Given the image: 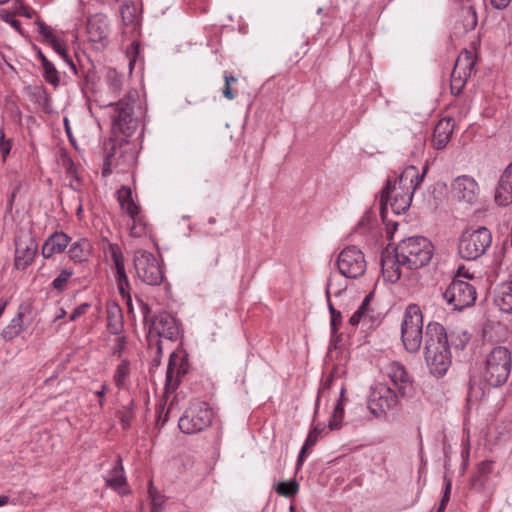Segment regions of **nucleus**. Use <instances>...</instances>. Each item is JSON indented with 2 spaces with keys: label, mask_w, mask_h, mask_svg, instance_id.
I'll return each instance as SVG.
<instances>
[{
  "label": "nucleus",
  "mask_w": 512,
  "mask_h": 512,
  "mask_svg": "<svg viewBox=\"0 0 512 512\" xmlns=\"http://www.w3.org/2000/svg\"><path fill=\"white\" fill-rule=\"evenodd\" d=\"M132 220L130 226V235L133 237H141L146 233V222L143 215L137 213L136 216H129Z\"/></svg>",
  "instance_id": "obj_42"
},
{
  "label": "nucleus",
  "mask_w": 512,
  "mask_h": 512,
  "mask_svg": "<svg viewBox=\"0 0 512 512\" xmlns=\"http://www.w3.org/2000/svg\"><path fill=\"white\" fill-rule=\"evenodd\" d=\"M135 99L129 93L115 104H109L113 108L111 114L112 133L115 137L109 139V158L122 170L134 164L136 156L134 148L126 139H118L117 135L132 136L139 126V120L134 114Z\"/></svg>",
  "instance_id": "obj_1"
},
{
  "label": "nucleus",
  "mask_w": 512,
  "mask_h": 512,
  "mask_svg": "<svg viewBox=\"0 0 512 512\" xmlns=\"http://www.w3.org/2000/svg\"><path fill=\"white\" fill-rule=\"evenodd\" d=\"M400 395L394 389L384 383H377L371 387L368 397V408L370 412L379 417L389 410H395L399 406Z\"/></svg>",
  "instance_id": "obj_9"
},
{
  "label": "nucleus",
  "mask_w": 512,
  "mask_h": 512,
  "mask_svg": "<svg viewBox=\"0 0 512 512\" xmlns=\"http://www.w3.org/2000/svg\"><path fill=\"white\" fill-rule=\"evenodd\" d=\"M13 140L6 139L4 129L0 128V155L2 163H5L12 149Z\"/></svg>",
  "instance_id": "obj_46"
},
{
  "label": "nucleus",
  "mask_w": 512,
  "mask_h": 512,
  "mask_svg": "<svg viewBox=\"0 0 512 512\" xmlns=\"http://www.w3.org/2000/svg\"><path fill=\"white\" fill-rule=\"evenodd\" d=\"M43 78L54 88H57L60 84V74L52 62L45 63L43 65Z\"/></svg>",
  "instance_id": "obj_41"
},
{
  "label": "nucleus",
  "mask_w": 512,
  "mask_h": 512,
  "mask_svg": "<svg viewBox=\"0 0 512 512\" xmlns=\"http://www.w3.org/2000/svg\"><path fill=\"white\" fill-rule=\"evenodd\" d=\"M480 242V227L466 229L458 244L459 255L466 260H476L480 257L478 243Z\"/></svg>",
  "instance_id": "obj_18"
},
{
  "label": "nucleus",
  "mask_w": 512,
  "mask_h": 512,
  "mask_svg": "<svg viewBox=\"0 0 512 512\" xmlns=\"http://www.w3.org/2000/svg\"><path fill=\"white\" fill-rule=\"evenodd\" d=\"M453 130L454 120L452 118H443L439 120L434 128L432 137L434 148H444L449 143Z\"/></svg>",
  "instance_id": "obj_22"
},
{
  "label": "nucleus",
  "mask_w": 512,
  "mask_h": 512,
  "mask_svg": "<svg viewBox=\"0 0 512 512\" xmlns=\"http://www.w3.org/2000/svg\"><path fill=\"white\" fill-rule=\"evenodd\" d=\"M275 491L280 496L293 497L299 491V484L295 480L279 482L275 485Z\"/></svg>",
  "instance_id": "obj_40"
},
{
  "label": "nucleus",
  "mask_w": 512,
  "mask_h": 512,
  "mask_svg": "<svg viewBox=\"0 0 512 512\" xmlns=\"http://www.w3.org/2000/svg\"><path fill=\"white\" fill-rule=\"evenodd\" d=\"M471 339V334L468 331H463L459 334L454 341L455 348L463 350Z\"/></svg>",
  "instance_id": "obj_54"
},
{
  "label": "nucleus",
  "mask_w": 512,
  "mask_h": 512,
  "mask_svg": "<svg viewBox=\"0 0 512 512\" xmlns=\"http://www.w3.org/2000/svg\"><path fill=\"white\" fill-rule=\"evenodd\" d=\"M444 482H445V487H444L443 496H442L439 506L446 508V505L450 499V494H451V481L447 477H444Z\"/></svg>",
  "instance_id": "obj_56"
},
{
  "label": "nucleus",
  "mask_w": 512,
  "mask_h": 512,
  "mask_svg": "<svg viewBox=\"0 0 512 512\" xmlns=\"http://www.w3.org/2000/svg\"><path fill=\"white\" fill-rule=\"evenodd\" d=\"M415 140H416L415 146H416L417 152H422L424 150V146H425V136L423 134L416 135Z\"/></svg>",
  "instance_id": "obj_63"
},
{
  "label": "nucleus",
  "mask_w": 512,
  "mask_h": 512,
  "mask_svg": "<svg viewBox=\"0 0 512 512\" xmlns=\"http://www.w3.org/2000/svg\"><path fill=\"white\" fill-rule=\"evenodd\" d=\"M396 185L397 180L392 181L388 178L385 186L381 190L380 214L383 219L385 218L388 204L396 214L406 212L411 205L413 198L412 192L407 189H399Z\"/></svg>",
  "instance_id": "obj_7"
},
{
  "label": "nucleus",
  "mask_w": 512,
  "mask_h": 512,
  "mask_svg": "<svg viewBox=\"0 0 512 512\" xmlns=\"http://www.w3.org/2000/svg\"><path fill=\"white\" fill-rule=\"evenodd\" d=\"M38 244L32 235H24L15 238V260L17 269H25L30 265L36 255Z\"/></svg>",
  "instance_id": "obj_16"
},
{
  "label": "nucleus",
  "mask_w": 512,
  "mask_h": 512,
  "mask_svg": "<svg viewBox=\"0 0 512 512\" xmlns=\"http://www.w3.org/2000/svg\"><path fill=\"white\" fill-rule=\"evenodd\" d=\"M380 264L383 278L386 281L390 283H396L398 280H400L401 267L403 265L394 247L388 245L381 252Z\"/></svg>",
  "instance_id": "obj_17"
},
{
  "label": "nucleus",
  "mask_w": 512,
  "mask_h": 512,
  "mask_svg": "<svg viewBox=\"0 0 512 512\" xmlns=\"http://www.w3.org/2000/svg\"><path fill=\"white\" fill-rule=\"evenodd\" d=\"M90 307V304L88 303H82L78 307H76L73 312L70 314V320L75 321L78 317L85 314L88 308Z\"/></svg>",
  "instance_id": "obj_59"
},
{
  "label": "nucleus",
  "mask_w": 512,
  "mask_h": 512,
  "mask_svg": "<svg viewBox=\"0 0 512 512\" xmlns=\"http://www.w3.org/2000/svg\"><path fill=\"white\" fill-rule=\"evenodd\" d=\"M511 0H491V4L496 9H504L506 8Z\"/></svg>",
  "instance_id": "obj_64"
},
{
  "label": "nucleus",
  "mask_w": 512,
  "mask_h": 512,
  "mask_svg": "<svg viewBox=\"0 0 512 512\" xmlns=\"http://www.w3.org/2000/svg\"><path fill=\"white\" fill-rule=\"evenodd\" d=\"M117 199L121 209L128 216H136L141 212V207L133 200L130 187L122 185L117 191Z\"/></svg>",
  "instance_id": "obj_30"
},
{
  "label": "nucleus",
  "mask_w": 512,
  "mask_h": 512,
  "mask_svg": "<svg viewBox=\"0 0 512 512\" xmlns=\"http://www.w3.org/2000/svg\"><path fill=\"white\" fill-rule=\"evenodd\" d=\"M126 53L129 57V66L132 69V66L135 64L137 58L141 54L140 42L136 39H133L130 45L127 47Z\"/></svg>",
  "instance_id": "obj_48"
},
{
  "label": "nucleus",
  "mask_w": 512,
  "mask_h": 512,
  "mask_svg": "<svg viewBox=\"0 0 512 512\" xmlns=\"http://www.w3.org/2000/svg\"><path fill=\"white\" fill-rule=\"evenodd\" d=\"M492 236L489 230L482 226V254L485 253L487 247L490 246Z\"/></svg>",
  "instance_id": "obj_60"
},
{
  "label": "nucleus",
  "mask_w": 512,
  "mask_h": 512,
  "mask_svg": "<svg viewBox=\"0 0 512 512\" xmlns=\"http://www.w3.org/2000/svg\"><path fill=\"white\" fill-rule=\"evenodd\" d=\"M112 167H116V164L106 154L103 168H102V176L107 177L108 175H110L112 172Z\"/></svg>",
  "instance_id": "obj_61"
},
{
  "label": "nucleus",
  "mask_w": 512,
  "mask_h": 512,
  "mask_svg": "<svg viewBox=\"0 0 512 512\" xmlns=\"http://www.w3.org/2000/svg\"><path fill=\"white\" fill-rule=\"evenodd\" d=\"M379 322H380L379 318L373 314V310H371L370 307L368 306V315H367L366 323H369L370 324L369 327H372L374 325H378Z\"/></svg>",
  "instance_id": "obj_62"
},
{
  "label": "nucleus",
  "mask_w": 512,
  "mask_h": 512,
  "mask_svg": "<svg viewBox=\"0 0 512 512\" xmlns=\"http://www.w3.org/2000/svg\"><path fill=\"white\" fill-rule=\"evenodd\" d=\"M344 416V404L338 400L329 421V428L331 430L339 429Z\"/></svg>",
  "instance_id": "obj_43"
},
{
  "label": "nucleus",
  "mask_w": 512,
  "mask_h": 512,
  "mask_svg": "<svg viewBox=\"0 0 512 512\" xmlns=\"http://www.w3.org/2000/svg\"><path fill=\"white\" fill-rule=\"evenodd\" d=\"M424 358L430 373L443 377L451 365V352L445 328L438 322L426 326Z\"/></svg>",
  "instance_id": "obj_2"
},
{
  "label": "nucleus",
  "mask_w": 512,
  "mask_h": 512,
  "mask_svg": "<svg viewBox=\"0 0 512 512\" xmlns=\"http://www.w3.org/2000/svg\"><path fill=\"white\" fill-rule=\"evenodd\" d=\"M224 81L225 85L222 90L223 96L228 100H233L236 98V92L232 89V85L238 82V79L228 72H224Z\"/></svg>",
  "instance_id": "obj_45"
},
{
  "label": "nucleus",
  "mask_w": 512,
  "mask_h": 512,
  "mask_svg": "<svg viewBox=\"0 0 512 512\" xmlns=\"http://www.w3.org/2000/svg\"><path fill=\"white\" fill-rule=\"evenodd\" d=\"M31 98L45 113L52 111L51 97L43 85L33 88Z\"/></svg>",
  "instance_id": "obj_35"
},
{
  "label": "nucleus",
  "mask_w": 512,
  "mask_h": 512,
  "mask_svg": "<svg viewBox=\"0 0 512 512\" xmlns=\"http://www.w3.org/2000/svg\"><path fill=\"white\" fill-rule=\"evenodd\" d=\"M477 61V52L473 53L464 49L455 61L453 71L455 74H462L463 77H470Z\"/></svg>",
  "instance_id": "obj_29"
},
{
  "label": "nucleus",
  "mask_w": 512,
  "mask_h": 512,
  "mask_svg": "<svg viewBox=\"0 0 512 512\" xmlns=\"http://www.w3.org/2000/svg\"><path fill=\"white\" fill-rule=\"evenodd\" d=\"M107 329L114 335H119L123 331L122 310L117 304L107 308Z\"/></svg>",
  "instance_id": "obj_34"
},
{
  "label": "nucleus",
  "mask_w": 512,
  "mask_h": 512,
  "mask_svg": "<svg viewBox=\"0 0 512 512\" xmlns=\"http://www.w3.org/2000/svg\"><path fill=\"white\" fill-rule=\"evenodd\" d=\"M50 46L69 65V67L73 71V73L77 74L78 68H77L76 64L73 62L71 56L69 55L65 43L61 39L58 38V39L52 41Z\"/></svg>",
  "instance_id": "obj_37"
},
{
  "label": "nucleus",
  "mask_w": 512,
  "mask_h": 512,
  "mask_svg": "<svg viewBox=\"0 0 512 512\" xmlns=\"http://www.w3.org/2000/svg\"><path fill=\"white\" fill-rule=\"evenodd\" d=\"M510 370L511 354L509 350L502 346L493 348L486 358L485 381L493 387H498L506 382Z\"/></svg>",
  "instance_id": "obj_5"
},
{
  "label": "nucleus",
  "mask_w": 512,
  "mask_h": 512,
  "mask_svg": "<svg viewBox=\"0 0 512 512\" xmlns=\"http://www.w3.org/2000/svg\"><path fill=\"white\" fill-rule=\"evenodd\" d=\"M494 303L505 313H512V282H503L495 290Z\"/></svg>",
  "instance_id": "obj_28"
},
{
  "label": "nucleus",
  "mask_w": 512,
  "mask_h": 512,
  "mask_svg": "<svg viewBox=\"0 0 512 512\" xmlns=\"http://www.w3.org/2000/svg\"><path fill=\"white\" fill-rule=\"evenodd\" d=\"M330 328L331 334L334 336L338 333V330L342 323V314L340 311H337L336 315H330Z\"/></svg>",
  "instance_id": "obj_55"
},
{
  "label": "nucleus",
  "mask_w": 512,
  "mask_h": 512,
  "mask_svg": "<svg viewBox=\"0 0 512 512\" xmlns=\"http://www.w3.org/2000/svg\"><path fill=\"white\" fill-rule=\"evenodd\" d=\"M372 213L367 211L362 217L361 219L359 220V222L357 223L356 227H355V231L359 232V233H365L368 231L369 227H370V224L372 222Z\"/></svg>",
  "instance_id": "obj_52"
},
{
  "label": "nucleus",
  "mask_w": 512,
  "mask_h": 512,
  "mask_svg": "<svg viewBox=\"0 0 512 512\" xmlns=\"http://www.w3.org/2000/svg\"><path fill=\"white\" fill-rule=\"evenodd\" d=\"M373 298V293H369L363 299L361 305L358 309L353 313L357 318H359L363 324H366L367 315H368V306H370V302Z\"/></svg>",
  "instance_id": "obj_47"
},
{
  "label": "nucleus",
  "mask_w": 512,
  "mask_h": 512,
  "mask_svg": "<svg viewBox=\"0 0 512 512\" xmlns=\"http://www.w3.org/2000/svg\"><path fill=\"white\" fill-rule=\"evenodd\" d=\"M494 201L500 207H506L512 203V162L506 167L498 181Z\"/></svg>",
  "instance_id": "obj_19"
},
{
  "label": "nucleus",
  "mask_w": 512,
  "mask_h": 512,
  "mask_svg": "<svg viewBox=\"0 0 512 512\" xmlns=\"http://www.w3.org/2000/svg\"><path fill=\"white\" fill-rule=\"evenodd\" d=\"M467 14L470 15L471 19L465 24L466 29L473 30L477 26V12L473 6L466 9Z\"/></svg>",
  "instance_id": "obj_58"
},
{
  "label": "nucleus",
  "mask_w": 512,
  "mask_h": 512,
  "mask_svg": "<svg viewBox=\"0 0 512 512\" xmlns=\"http://www.w3.org/2000/svg\"><path fill=\"white\" fill-rule=\"evenodd\" d=\"M401 339L407 352L417 353L422 344L423 331L422 329H401Z\"/></svg>",
  "instance_id": "obj_32"
},
{
  "label": "nucleus",
  "mask_w": 512,
  "mask_h": 512,
  "mask_svg": "<svg viewBox=\"0 0 512 512\" xmlns=\"http://www.w3.org/2000/svg\"><path fill=\"white\" fill-rule=\"evenodd\" d=\"M105 481L108 487L118 491L121 496H124L128 493L127 491H121V488L127 485V480L120 455L117 456L116 463L110 470L109 476L105 479Z\"/></svg>",
  "instance_id": "obj_27"
},
{
  "label": "nucleus",
  "mask_w": 512,
  "mask_h": 512,
  "mask_svg": "<svg viewBox=\"0 0 512 512\" xmlns=\"http://www.w3.org/2000/svg\"><path fill=\"white\" fill-rule=\"evenodd\" d=\"M89 42L96 45V49L102 50L109 43V23L104 14H94L87 20L86 25Z\"/></svg>",
  "instance_id": "obj_14"
},
{
  "label": "nucleus",
  "mask_w": 512,
  "mask_h": 512,
  "mask_svg": "<svg viewBox=\"0 0 512 512\" xmlns=\"http://www.w3.org/2000/svg\"><path fill=\"white\" fill-rule=\"evenodd\" d=\"M129 375V362L123 360L116 368L114 374V382L118 388L123 387L125 379Z\"/></svg>",
  "instance_id": "obj_44"
},
{
  "label": "nucleus",
  "mask_w": 512,
  "mask_h": 512,
  "mask_svg": "<svg viewBox=\"0 0 512 512\" xmlns=\"http://www.w3.org/2000/svg\"><path fill=\"white\" fill-rule=\"evenodd\" d=\"M125 345H126V337L125 336H120V337L116 338L115 345L113 347V354L116 355L117 357H121L122 352L125 349Z\"/></svg>",
  "instance_id": "obj_57"
},
{
  "label": "nucleus",
  "mask_w": 512,
  "mask_h": 512,
  "mask_svg": "<svg viewBox=\"0 0 512 512\" xmlns=\"http://www.w3.org/2000/svg\"><path fill=\"white\" fill-rule=\"evenodd\" d=\"M76 75L81 78L79 86L83 93H86L87 91L95 92L97 90L100 76L92 62H89L88 67L81 65Z\"/></svg>",
  "instance_id": "obj_26"
},
{
  "label": "nucleus",
  "mask_w": 512,
  "mask_h": 512,
  "mask_svg": "<svg viewBox=\"0 0 512 512\" xmlns=\"http://www.w3.org/2000/svg\"><path fill=\"white\" fill-rule=\"evenodd\" d=\"M73 271L63 269L61 273L53 280L52 286L58 291L64 290L69 278L72 276Z\"/></svg>",
  "instance_id": "obj_50"
},
{
  "label": "nucleus",
  "mask_w": 512,
  "mask_h": 512,
  "mask_svg": "<svg viewBox=\"0 0 512 512\" xmlns=\"http://www.w3.org/2000/svg\"><path fill=\"white\" fill-rule=\"evenodd\" d=\"M120 14L123 25L130 28L133 35H140V22L141 18L138 14L137 7L134 2H124L120 6Z\"/></svg>",
  "instance_id": "obj_25"
},
{
  "label": "nucleus",
  "mask_w": 512,
  "mask_h": 512,
  "mask_svg": "<svg viewBox=\"0 0 512 512\" xmlns=\"http://www.w3.org/2000/svg\"><path fill=\"white\" fill-rule=\"evenodd\" d=\"M109 252L116 270L115 279L119 293L131 308L130 282L125 270L123 253L117 244H110Z\"/></svg>",
  "instance_id": "obj_15"
},
{
  "label": "nucleus",
  "mask_w": 512,
  "mask_h": 512,
  "mask_svg": "<svg viewBox=\"0 0 512 512\" xmlns=\"http://www.w3.org/2000/svg\"><path fill=\"white\" fill-rule=\"evenodd\" d=\"M140 304L144 321L145 323H149V346H152L154 338L157 350L161 352V341L158 338L163 337L171 341L177 340L180 335V323L174 316L165 311L159 312L149 319L151 313L150 307L143 301H140Z\"/></svg>",
  "instance_id": "obj_4"
},
{
  "label": "nucleus",
  "mask_w": 512,
  "mask_h": 512,
  "mask_svg": "<svg viewBox=\"0 0 512 512\" xmlns=\"http://www.w3.org/2000/svg\"><path fill=\"white\" fill-rule=\"evenodd\" d=\"M320 433L321 430H319L317 427H314L309 431V434L297 458V468L303 465L306 455L309 453V450L317 443Z\"/></svg>",
  "instance_id": "obj_36"
},
{
  "label": "nucleus",
  "mask_w": 512,
  "mask_h": 512,
  "mask_svg": "<svg viewBox=\"0 0 512 512\" xmlns=\"http://www.w3.org/2000/svg\"><path fill=\"white\" fill-rule=\"evenodd\" d=\"M451 194L458 201L473 205L478 202L480 187L473 177L461 175L451 183Z\"/></svg>",
  "instance_id": "obj_12"
},
{
  "label": "nucleus",
  "mask_w": 512,
  "mask_h": 512,
  "mask_svg": "<svg viewBox=\"0 0 512 512\" xmlns=\"http://www.w3.org/2000/svg\"><path fill=\"white\" fill-rule=\"evenodd\" d=\"M337 267L346 278H358L366 271L363 252L356 246L346 247L338 256Z\"/></svg>",
  "instance_id": "obj_11"
},
{
  "label": "nucleus",
  "mask_w": 512,
  "mask_h": 512,
  "mask_svg": "<svg viewBox=\"0 0 512 512\" xmlns=\"http://www.w3.org/2000/svg\"><path fill=\"white\" fill-rule=\"evenodd\" d=\"M133 406V401L129 403L127 409L123 412H119V419L122 424L123 429H128L131 426V420L133 418V413L131 407Z\"/></svg>",
  "instance_id": "obj_53"
},
{
  "label": "nucleus",
  "mask_w": 512,
  "mask_h": 512,
  "mask_svg": "<svg viewBox=\"0 0 512 512\" xmlns=\"http://www.w3.org/2000/svg\"><path fill=\"white\" fill-rule=\"evenodd\" d=\"M401 329H423V315L417 304H410L405 309Z\"/></svg>",
  "instance_id": "obj_31"
},
{
  "label": "nucleus",
  "mask_w": 512,
  "mask_h": 512,
  "mask_svg": "<svg viewBox=\"0 0 512 512\" xmlns=\"http://www.w3.org/2000/svg\"><path fill=\"white\" fill-rule=\"evenodd\" d=\"M427 167H424L423 172L420 174L418 169L411 165L406 167L398 177L399 189H407L414 194L417 187L423 181Z\"/></svg>",
  "instance_id": "obj_24"
},
{
  "label": "nucleus",
  "mask_w": 512,
  "mask_h": 512,
  "mask_svg": "<svg viewBox=\"0 0 512 512\" xmlns=\"http://www.w3.org/2000/svg\"><path fill=\"white\" fill-rule=\"evenodd\" d=\"M443 298L455 311L474 305L477 291L474 286L463 280L454 279L443 292Z\"/></svg>",
  "instance_id": "obj_10"
},
{
  "label": "nucleus",
  "mask_w": 512,
  "mask_h": 512,
  "mask_svg": "<svg viewBox=\"0 0 512 512\" xmlns=\"http://www.w3.org/2000/svg\"><path fill=\"white\" fill-rule=\"evenodd\" d=\"M148 494L151 500V512H160L162 511L166 498L164 495L160 494L158 490L154 487L153 482H149L148 486Z\"/></svg>",
  "instance_id": "obj_39"
},
{
  "label": "nucleus",
  "mask_w": 512,
  "mask_h": 512,
  "mask_svg": "<svg viewBox=\"0 0 512 512\" xmlns=\"http://www.w3.org/2000/svg\"><path fill=\"white\" fill-rule=\"evenodd\" d=\"M37 25H38V32H39L40 35L43 36L44 41L46 43L51 44L52 41L58 39V37H56L53 34V30H52V28L50 26L46 25L42 21L37 22Z\"/></svg>",
  "instance_id": "obj_51"
},
{
  "label": "nucleus",
  "mask_w": 512,
  "mask_h": 512,
  "mask_svg": "<svg viewBox=\"0 0 512 512\" xmlns=\"http://www.w3.org/2000/svg\"><path fill=\"white\" fill-rule=\"evenodd\" d=\"M403 267L416 270L427 265L433 256L434 247L430 240L422 236L404 239L394 247Z\"/></svg>",
  "instance_id": "obj_3"
},
{
  "label": "nucleus",
  "mask_w": 512,
  "mask_h": 512,
  "mask_svg": "<svg viewBox=\"0 0 512 512\" xmlns=\"http://www.w3.org/2000/svg\"><path fill=\"white\" fill-rule=\"evenodd\" d=\"M105 79L110 91L117 95L123 86V75L118 73L115 68H108L105 74Z\"/></svg>",
  "instance_id": "obj_38"
},
{
  "label": "nucleus",
  "mask_w": 512,
  "mask_h": 512,
  "mask_svg": "<svg viewBox=\"0 0 512 512\" xmlns=\"http://www.w3.org/2000/svg\"><path fill=\"white\" fill-rule=\"evenodd\" d=\"M71 238L64 232H55L50 235L42 246L44 258H50L56 253H62L68 246Z\"/></svg>",
  "instance_id": "obj_23"
},
{
  "label": "nucleus",
  "mask_w": 512,
  "mask_h": 512,
  "mask_svg": "<svg viewBox=\"0 0 512 512\" xmlns=\"http://www.w3.org/2000/svg\"><path fill=\"white\" fill-rule=\"evenodd\" d=\"M187 372L188 362L186 358L172 353L166 371V389H176L180 382V377Z\"/></svg>",
  "instance_id": "obj_20"
},
{
  "label": "nucleus",
  "mask_w": 512,
  "mask_h": 512,
  "mask_svg": "<svg viewBox=\"0 0 512 512\" xmlns=\"http://www.w3.org/2000/svg\"><path fill=\"white\" fill-rule=\"evenodd\" d=\"M468 78L469 77H463V75L460 73L456 75L455 71H452L450 85L451 92L456 95L459 94L462 91Z\"/></svg>",
  "instance_id": "obj_49"
},
{
  "label": "nucleus",
  "mask_w": 512,
  "mask_h": 512,
  "mask_svg": "<svg viewBox=\"0 0 512 512\" xmlns=\"http://www.w3.org/2000/svg\"><path fill=\"white\" fill-rule=\"evenodd\" d=\"M213 420V411L208 403H192L178 421V427L185 434H194L208 428Z\"/></svg>",
  "instance_id": "obj_6"
},
{
  "label": "nucleus",
  "mask_w": 512,
  "mask_h": 512,
  "mask_svg": "<svg viewBox=\"0 0 512 512\" xmlns=\"http://www.w3.org/2000/svg\"><path fill=\"white\" fill-rule=\"evenodd\" d=\"M32 311V303L23 302L18 307V312L10 323L3 329L1 336L6 341L16 338L24 329V316Z\"/></svg>",
  "instance_id": "obj_21"
},
{
  "label": "nucleus",
  "mask_w": 512,
  "mask_h": 512,
  "mask_svg": "<svg viewBox=\"0 0 512 512\" xmlns=\"http://www.w3.org/2000/svg\"><path fill=\"white\" fill-rule=\"evenodd\" d=\"M134 267L138 278L147 285H160L164 280L163 270L151 252L142 249L135 251Z\"/></svg>",
  "instance_id": "obj_8"
},
{
  "label": "nucleus",
  "mask_w": 512,
  "mask_h": 512,
  "mask_svg": "<svg viewBox=\"0 0 512 512\" xmlns=\"http://www.w3.org/2000/svg\"><path fill=\"white\" fill-rule=\"evenodd\" d=\"M91 249V243L87 239L81 238L71 244L68 254L74 262L81 263L88 259Z\"/></svg>",
  "instance_id": "obj_33"
},
{
  "label": "nucleus",
  "mask_w": 512,
  "mask_h": 512,
  "mask_svg": "<svg viewBox=\"0 0 512 512\" xmlns=\"http://www.w3.org/2000/svg\"><path fill=\"white\" fill-rule=\"evenodd\" d=\"M387 374L402 398H412L415 394L414 380L400 362H392L387 367Z\"/></svg>",
  "instance_id": "obj_13"
}]
</instances>
